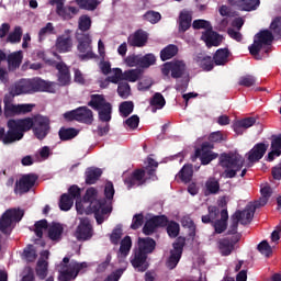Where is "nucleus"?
Masks as SVG:
<instances>
[{
  "label": "nucleus",
  "instance_id": "f257e3e1",
  "mask_svg": "<svg viewBox=\"0 0 281 281\" xmlns=\"http://www.w3.org/2000/svg\"><path fill=\"white\" fill-rule=\"evenodd\" d=\"M7 127L9 128L7 133L5 128L0 127V142L4 145L21 142V138L30 131H33L36 139L43 142L49 135V131H52V120L41 114L33 117L10 119L7 122Z\"/></svg>",
  "mask_w": 281,
  "mask_h": 281
},
{
  "label": "nucleus",
  "instance_id": "f03ea898",
  "mask_svg": "<svg viewBox=\"0 0 281 281\" xmlns=\"http://www.w3.org/2000/svg\"><path fill=\"white\" fill-rule=\"evenodd\" d=\"M49 89H52V85L41 78L22 79L10 87L9 93L12 98H16V95L45 92Z\"/></svg>",
  "mask_w": 281,
  "mask_h": 281
},
{
  "label": "nucleus",
  "instance_id": "7ed1b4c3",
  "mask_svg": "<svg viewBox=\"0 0 281 281\" xmlns=\"http://www.w3.org/2000/svg\"><path fill=\"white\" fill-rule=\"evenodd\" d=\"M220 166L224 168L225 179H234L243 166H245V158L240 154L223 153L220 155Z\"/></svg>",
  "mask_w": 281,
  "mask_h": 281
},
{
  "label": "nucleus",
  "instance_id": "20e7f679",
  "mask_svg": "<svg viewBox=\"0 0 281 281\" xmlns=\"http://www.w3.org/2000/svg\"><path fill=\"white\" fill-rule=\"evenodd\" d=\"M273 33L269 30H263L257 33L254 37V43L248 47L251 56H259L263 52L267 56L271 54L273 45Z\"/></svg>",
  "mask_w": 281,
  "mask_h": 281
},
{
  "label": "nucleus",
  "instance_id": "39448f33",
  "mask_svg": "<svg viewBox=\"0 0 281 281\" xmlns=\"http://www.w3.org/2000/svg\"><path fill=\"white\" fill-rule=\"evenodd\" d=\"M61 265V271L59 272V281H71L76 280L80 273H87L89 265L87 262H78L64 257Z\"/></svg>",
  "mask_w": 281,
  "mask_h": 281
},
{
  "label": "nucleus",
  "instance_id": "423d86ee",
  "mask_svg": "<svg viewBox=\"0 0 281 281\" xmlns=\"http://www.w3.org/2000/svg\"><path fill=\"white\" fill-rule=\"evenodd\" d=\"M88 106L93 109V111H98L100 122H111L113 105L106 101L103 94H91Z\"/></svg>",
  "mask_w": 281,
  "mask_h": 281
},
{
  "label": "nucleus",
  "instance_id": "0eeeda50",
  "mask_svg": "<svg viewBox=\"0 0 281 281\" xmlns=\"http://www.w3.org/2000/svg\"><path fill=\"white\" fill-rule=\"evenodd\" d=\"M37 56L43 58L46 65L50 67H55L57 69V81L60 87H67L71 82V71L69 70V66L65 64V61H56L54 59H45V53L38 52Z\"/></svg>",
  "mask_w": 281,
  "mask_h": 281
},
{
  "label": "nucleus",
  "instance_id": "6e6552de",
  "mask_svg": "<svg viewBox=\"0 0 281 281\" xmlns=\"http://www.w3.org/2000/svg\"><path fill=\"white\" fill-rule=\"evenodd\" d=\"M24 214L25 212L22 210H7L0 218V232L4 234V236H10L12 234V223H20Z\"/></svg>",
  "mask_w": 281,
  "mask_h": 281
},
{
  "label": "nucleus",
  "instance_id": "1a4fd4ad",
  "mask_svg": "<svg viewBox=\"0 0 281 281\" xmlns=\"http://www.w3.org/2000/svg\"><path fill=\"white\" fill-rule=\"evenodd\" d=\"M212 150H214V144L209 142L202 143L201 148L195 149L194 155L191 156V161L200 159L202 166L212 164L214 159H218V154Z\"/></svg>",
  "mask_w": 281,
  "mask_h": 281
},
{
  "label": "nucleus",
  "instance_id": "9d476101",
  "mask_svg": "<svg viewBox=\"0 0 281 281\" xmlns=\"http://www.w3.org/2000/svg\"><path fill=\"white\" fill-rule=\"evenodd\" d=\"M76 38L78 42L77 49L80 53V60H91V58H95V54H93V48L91 47V35L77 32Z\"/></svg>",
  "mask_w": 281,
  "mask_h": 281
},
{
  "label": "nucleus",
  "instance_id": "9b49d317",
  "mask_svg": "<svg viewBox=\"0 0 281 281\" xmlns=\"http://www.w3.org/2000/svg\"><path fill=\"white\" fill-rule=\"evenodd\" d=\"M173 249L170 250V256L167 259L166 267L167 269H177L181 256H183V248L186 247V237L179 236L172 244Z\"/></svg>",
  "mask_w": 281,
  "mask_h": 281
},
{
  "label": "nucleus",
  "instance_id": "f8f14e48",
  "mask_svg": "<svg viewBox=\"0 0 281 281\" xmlns=\"http://www.w3.org/2000/svg\"><path fill=\"white\" fill-rule=\"evenodd\" d=\"M75 236L80 243L91 240L93 238V225L89 217H81L76 228Z\"/></svg>",
  "mask_w": 281,
  "mask_h": 281
},
{
  "label": "nucleus",
  "instance_id": "ddd939ff",
  "mask_svg": "<svg viewBox=\"0 0 281 281\" xmlns=\"http://www.w3.org/2000/svg\"><path fill=\"white\" fill-rule=\"evenodd\" d=\"M123 181L127 190H133V188H139L140 186H145L147 181L146 170L135 169L132 173H126Z\"/></svg>",
  "mask_w": 281,
  "mask_h": 281
},
{
  "label": "nucleus",
  "instance_id": "4468645a",
  "mask_svg": "<svg viewBox=\"0 0 281 281\" xmlns=\"http://www.w3.org/2000/svg\"><path fill=\"white\" fill-rule=\"evenodd\" d=\"M243 235L237 234L232 237H224L217 241V247L222 256H232L236 244L240 241Z\"/></svg>",
  "mask_w": 281,
  "mask_h": 281
},
{
  "label": "nucleus",
  "instance_id": "2eb2a0df",
  "mask_svg": "<svg viewBox=\"0 0 281 281\" xmlns=\"http://www.w3.org/2000/svg\"><path fill=\"white\" fill-rule=\"evenodd\" d=\"M36 181H38V176H36V173H26L22 176L16 183L20 194H27V192L36 186Z\"/></svg>",
  "mask_w": 281,
  "mask_h": 281
},
{
  "label": "nucleus",
  "instance_id": "dca6fc26",
  "mask_svg": "<svg viewBox=\"0 0 281 281\" xmlns=\"http://www.w3.org/2000/svg\"><path fill=\"white\" fill-rule=\"evenodd\" d=\"M146 43H148V33L142 29L136 30L127 37L130 47H146Z\"/></svg>",
  "mask_w": 281,
  "mask_h": 281
},
{
  "label": "nucleus",
  "instance_id": "f3484780",
  "mask_svg": "<svg viewBox=\"0 0 281 281\" xmlns=\"http://www.w3.org/2000/svg\"><path fill=\"white\" fill-rule=\"evenodd\" d=\"M112 207L108 204H101L100 202H93L92 209L89 210L91 214H94L95 221L98 225H102L104 223V215L111 214Z\"/></svg>",
  "mask_w": 281,
  "mask_h": 281
},
{
  "label": "nucleus",
  "instance_id": "a211bd4d",
  "mask_svg": "<svg viewBox=\"0 0 281 281\" xmlns=\"http://www.w3.org/2000/svg\"><path fill=\"white\" fill-rule=\"evenodd\" d=\"M268 148H269V145H267L265 143H257L254 146V148H251L248 153V161L250 164L258 162L260 159H262V157H265Z\"/></svg>",
  "mask_w": 281,
  "mask_h": 281
},
{
  "label": "nucleus",
  "instance_id": "6ab92c4d",
  "mask_svg": "<svg viewBox=\"0 0 281 281\" xmlns=\"http://www.w3.org/2000/svg\"><path fill=\"white\" fill-rule=\"evenodd\" d=\"M148 255L142 252L140 250H135L134 255L131 257V265L134 269H138V271H146L148 269Z\"/></svg>",
  "mask_w": 281,
  "mask_h": 281
},
{
  "label": "nucleus",
  "instance_id": "aec40b11",
  "mask_svg": "<svg viewBox=\"0 0 281 281\" xmlns=\"http://www.w3.org/2000/svg\"><path fill=\"white\" fill-rule=\"evenodd\" d=\"M192 27V12L183 10L178 18V32L184 34Z\"/></svg>",
  "mask_w": 281,
  "mask_h": 281
},
{
  "label": "nucleus",
  "instance_id": "412c9836",
  "mask_svg": "<svg viewBox=\"0 0 281 281\" xmlns=\"http://www.w3.org/2000/svg\"><path fill=\"white\" fill-rule=\"evenodd\" d=\"M55 47L59 54H67V52H71V47H74V40H71V35H59L56 40Z\"/></svg>",
  "mask_w": 281,
  "mask_h": 281
},
{
  "label": "nucleus",
  "instance_id": "4be33fe9",
  "mask_svg": "<svg viewBox=\"0 0 281 281\" xmlns=\"http://www.w3.org/2000/svg\"><path fill=\"white\" fill-rule=\"evenodd\" d=\"M201 41H204L207 47H218L223 43V36L213 30H207L202 33Z\"/></svg>",
  "mask_w": 281,
  "mask_h": 281
},
{
  "label": "nucleus",
  "instance_id": "5701e85b",
  "mask_svg": "<svg viewBox=\"0 0 281 281\" xmlns=\"http://www.w3.org/2000/svg\"><path fill=\"white\" fill-rule=\"evenodd\" d=\"M93 111L89 109V106L83 105L77 108V122L80 124H87V126H91L93 124Z\"/></svg>",
  "mask_w": 281,
  "mask_h": 281
},
{
  "label": "nucleus",
  "instance_id": "b1692460",
  "mask_svg": "<svg viewBox=\"0 0 281 281\" xmlns=\"http://www.w3.org/2000/svg\"><path fill=\"white\" fill-rule=\"evenodd\" d=\"M229 3L244 12H251L260 7V0H229Z\"/></svg>",
  "mask_w": 281,
  "mask_h": 281
},
{
  "label": "nucleus",
  "instance_id": "393cba45",
  "mask_svg": "<svg viewBox=\"0 0 281 281\" xmlns=\"http://www.w3.org/2000/svg\"><path fill=\"white\" fill-rule=\"evenodd\" d=\"M83 203H89L88 211L93 210V203H100L101 205H106V199L98 200V190L91 187L87 189L86 194L83 195Z\"/></svg>",
  "mask_w": 281,
  "mask_h": 281
},
{
  "label": "nucleus",
  "instance_id": "a878e982",
  "mask_svg": "<svg viewBox=\"0 0 281 281\" xmlns=\"http://www.w3.org/2000/svg\"><path fill=\"white\" fill-rule=\"evenodd\" d=\"M157 247V241L150 237H139L138 238V251H142L143 254L147 255L153 254Z\"/></svg>",
  "mask_w": 281,
  "mask_h": 281
},
{
  "label": "nucleus",
  "instance_id": "bb28decb",
  "mask_svg": "<svg viewBox=\"0 0 281 281\" xmlns=\"http://www.w3.org/2000/svg\"><path fill=\"white\" fill-rule=\"evenodd\" d=\"M194 60L203 71H212L214 69V59L210 55L199 53Z\"/></svg>",
  "mask_w": 281,
  "mask_h": 281
},
{
  "label": "nucleus",
  "instance_id": "cd10ccee",
  "mask_svg": "<svg viewBox=\"0 0 281 281\" xmlns=\"http://www.w3.org/2000/svg\"><path fill=\"white\" fill-rule=\"evenodd\" d=\"M80 12L79 8L70 7V5H61L56 9V14L60 16L64 21H71Z\"/></svg>",
  "mask_w": 281,
  "mask_h": 281
},
{
  "label": "nucleus",
  "instance_id": "c85d7f7f",
  "mask_svg": "<svg viewBox=\"0 0 281 281\" xmlns=\"http://www.w3.org/2000/svg\"><path fill=\"white\" fill-rule=\"evenodd\" d=\"M86 184L93 186L100 181V177H102V169L98 167H90L86 169Z\"/></svg>",
  "mask_w": 281,
  "mask_h": 281
},
{
  "label": "nucleus",
  "instance_id": "c756f323",
  "mask_svg": "<svg viewBox=\"0 0 281 281\" xmlns=\"http://www.w3.org/2000/svg\"><path fill=\"white\" fill-rule=\"evenodd\" d=\"M133 240L131 239V236L127 235L121 240V246L117 251V258L120 262H122V260H124L128 256V254H131Z\"/></svg>",
  "mask_w": 281,
  "mask_h": 281
},
{
  "label": "nucleus",
  "instance_id": "7c9ffc66",
  "mask_svg": "<svg viewBox=\"0 0 281 281\" xmlns=\"http://www.w3.org/2000/svg\"><path fill=\"white\" fill-rule=\"evenodd\" d=\"M64 232L63 224L53 222L48 227V238L55 241L61 240Z\"/></svg>",
  "mask_w": 281,
  "mask_h": 281
},
{
  "label": "nucleus",
  "instance_id": "2f4dec72",
  "mask_svg": "<svg viewBox=\"0 0 281 281\" xmlns=\"http://www.w3.org/2000/svg\"><path fill=\"white\" fill-rule=\"evenodd\" d=\"M256 124V117L248 116L239 121H235L233 124V128L237 135H243L241 128H251Z\"/></svg>",
  "mask_w": 281,
  "mask_h": 281
},
{
  "label": "nucleus",
  "instance_id": "473e14b6",
  "mask_svg": "<svg viewBox=\"0 0 281 281\" xmlns=\"http://www.w3.org/2000/svg\"><path fill=\"white\" fill-rule=\"evenodd\" d=\"M281 155V134L274 136L271 140V151L267 156V161H273Z\"/></svg>",
  "mask_w": 281,
  "mask_h": 281
},
{
  "label": "nucleus",
  "instance_id": "72a5a7b5",
  "mask_svg": "<svg viewBox=\"0 0 281 281\" xmlns=\"http://www.w3.org/2000/svg\"><path fill=\"white\" fill-rule=\"evenodd\" d=\"M80 130L76 127H60L58 131L59 139L61 142H69L78 137Z\"/></svg>",
  "mask_w": 281,
  "mask_h": 281
},
{
  "label": "nucleus",
  "instance_id": "f704fd0d",
  "mask_svg": "<svg viewBox=\"0 0 281 281\" xmlns=\"http://www.w3.org/2000/svg\"><path fill=\"white\" fill-rule=\"evenodd\" d=\"M213 63L216 66L227 65L229 63V49L228 48H220L213 55Z\"/></svg>",
  "mask_w": 281,
  "mask_h": 281
},
{
  "label": "nucleus",
  "instance_id": "c9c22d12",
  "mask_svg": "<svg viewBox=\"0 0 281 281\" xmlns=\"http://www.w3.org/2000/svg\"><path fill=\"white\" fill-rule=\"evenodd\" d=\"M240 225H249L254 221V214H256V207L251 204L247 205L244 211H240Z\"/></svg>",
  "mask_w": 281,
  "mask_h": 281
},
{
  "label": "nucleus",
  "instance_id": "e433bc0d",
  "mask_svg": "<svg viewBox=\"0 0 281 281\" xmlns=\"http://www.w3.org/2000/svg\"><path fill=\"white\" fill-rule=\"evenodd\" d=\"M186 74V63L183 60L171 61V78H181Z\"/></svg>",
  "mask_w": 281,
  "mask_h": 281
},
{
  "label": "nucleus",
  "instance_id": "4c0bfd02",
  "mask_svg": "<svg viewBox=\"0 0 281 281\" xmlns=\"http://www.w3.org/2000/svg\"><path fill=\"white\" fill-rule=\"evenodd\" d=\"M7 60L9 67H12V69H19L21 67V63H23V53L21 50L11 53Z\"/></svg>",
  "mask_w": 281,
  "mask_h": 281
},
{
  "label": "nucleus",
  "instance_id": "58836bf2",
  "mask_svg": "<svg viewBox=\"0 0 281 281\" xmlns=\"http://www.w3.org/2000/svg\"><path fill=\"white\" fill-rule=\"evenodd\" d=\"M177 54H179V47L175 44H170L160 52V59L162 61L170 60V58H175Z\"/></svg>",
  "mask_w": 281,
  "mask_h": 281
},
{
  "label": "nucleus",
  "instance_id": "ea45409f",
  "mask_svg": "<svg viewBox=\"0 0 281 281\" xmlns=\"http://www.w3.org/2000/svg\"><path fill=\"white\" fill-rule=\"evenodd\" d=\"M150 106H153V113L157 111V109H162L166 106V98L160 92H156L149 101Z\"/></svg>",
  "mask_w": 281,
  "mask_h": 281
},
{
  "label": "nucleus",
  "instance_id": "a19ab883",
  "mask_svg": "<svg viewBox=\"0 0 281 281\" xmlns=\"http://www.w3.org/2000/svg\"><path fill=\"white\" fill-rule=\"evenodd\" d=\"M194 175V169L192 165H184L179 172V178L183 183H190Z\"/></svg>",
  "mask_w": 281,
  "mask_h": 281
},
{
  "label": "nucleus",
  "instance_id": "79ce46f5",
  "mask_svg": "<svg viewBox=\"0 0 281 281\" xmlns=\"http://www.w3.org/2000/svg\"><path fill=\"white\" fill-rule=\"evenodd\" d=\"M241 213L240 211H236L233 215H232V224L227 231V234L229 236H236L240 233H238V224L240 223V217Z\"/></svg>",
  "mask_w": 281,
  "mask_h": 281
},
{
  "label": "nucleus",
  "instance_id": "37998d69",
  "mask_svg": "<svg viewBox=\"0 0 281 281\" xmlns=\"http://www.w3.org/2000/svg\"><path fill=\"white\" fill-rule=\"evenodd\" d=\"M23 258L26 262H36V258H38L36 247L32 244H29L23 250Z\"/></svg>",
  "mask_w": 281,
  "mask_h": 281
},
{
  "label": "nucleus",
  "instance_id": "c03bdc74",
  "mask_svg": "<svg viewBox=\"0 0 281 281\" xmlns=\"http://www.w3.org/2000/svg\"><path fill=\"white\" fill-rule=\"evenodd\" d=\"M144 74V70L142 69H130L124 71L123 80H126L127 82H137L139 78H142V75Z\"/></svg>",
  "mask_w": 281,
  "mask_h": 281
},
{
  "label": "nucleus",
  "instance_id": "a18cd8bd",
  "mask_svg": "<svg viewBox=\"0 0 281 281\" xmlns=\"http://www.w3.org/2000/svg\"><path fill=\"white\" fill-rule=\"evenodd\" d=\"M157 63V57H155V54L148 53L144 56L140 55L139 59V67L142 69H148V67H153Z\"/></svg>",
  "mask_w": 281,
  "mask_h": 281
},
{
  "label": "nucleus",
  "instance_id": "49530a36",
  "mask_svg": "<svg viewBox=\"0 0 281 281\" xmlns=\"http://www.w3.org/2000/svg\"><path fill=\"white\" fill-rule=\"evenodd\" d=\"M4 103V117H14L19 115V106L10 102L7 98L3 100Z\"/></svg>",
  "mask_w": 281,
  "mask_h": 281
},
{
  "label": "nucleus",
  "instance_id": "de8ad7c7",
  "mask_svg": "<svg viewBox=\"0 0 281 281\" xmlns=\"http://www.w3.org/2000/svg\"><path fill=\"white\" fill-rule=\"evenodd\" d=\"M76 3L81 10H89L90 12H93L100 5L98 0H76Z\"/></svg>",
  "mask_w": 281,
  "mask_h": 281
},
{
  "label": "nucleus",
  "instance_id": "09e8293b",
  "mask_svg": "<svg viewBox=\"0 0 281 281\" xmlns=\"http://www.w3.org/2000/svg\"><path fill=\"white\" fill-rule=\"evenodd\" d=\"M74 206V200L71 196H69V194L64 193L60 196L59 200V209L63 212H69V210H71V207Z\"/></svg>",
  "mask_w": 281,
  "mask_h": 281
},
{
  "label": "nucleus",
  "instance_id": "8fccbe9b",
  "mask_svg": "<svg viewBox=\"0 0 281 281\" xmlns=\"http://www.w3.org/2000/svg\"><path fill=\"white\" fill-rule=\"evenodd\" d=\"M47 260L38 259L36 267V276L40 278V280H45V278H47Z\"/></svg>",
  "mask_w": 281,
  "mask_h": 281
},
{
  "label": "nucleus",
  "instance_id": "3c124183",
  "mask_svg": "<svg viewBox=\"0 0 281 281\" xmlns=\"http://www.w3.org/2000/svg\"><path fill=\"white\" fill-rule=\"evenodd\" d=\"M205 188L209 194H218L221 190V183L218 180H216V178H210L205 183Z\"/></svg>",
  "mask_w": 281,
  "mask_h": 281
},
{
  "label": "nucleus",
  "instance_id": "603ef678",
  "mask_svg": "<svg viewBox=\"0 0 281 281\" xmlns=\"http://www.w3.org/2000/svg\"><path fill=\"white\" fill-rule=\"evenodd\" d=\"M133 109H135V104H133V101H124L119 106V111L122 117H128V115L133 113Z\"/></svg>",
  "mask_w": 281,
  "mask_h": 281
},
{
  "label": "nucleus",
  "instance_id": "864d4df0",
  "mask_svg": "<svg viewBox=\"0 0 281 281\" xmlns=\"http://www.w3.org/2000/svg\"><path fill=\"white\" fill-rule=\"evenodd\" d=\"M78 29L81 34L89 32V30H91V18L89 15H81L78 21Z\"/></svg>",
  "mask_w": 281,
  "mask_h": 281
},
{
  "label": "nucleus",
  "instance_id": "5fc2aeb1",
  "mask_svg": "<svg viewBox=\"0 0 281 281\" xmlns=\"http://www.w3.org/2000/svg\"><path fill=\"white\" fill-rule=\"evenodd\" d=\"M56 29L54 27V24L52 22L46 23L44 27H42L38 32V41H45V36H48L49 34H56Z\"/></svg>",
  "mask_w": 281,
  "mask_h": 281
},
{
  "label": "nucleus",
  "instance_id": "6e6d98bb",
  "mask_svg": "<svg viewBox=\"0 0 281 281\" xmlns=\"http://www.w3.org/2000/svg\"><path fill=\"white\" fill-rule=\"evenodd\" d=\"M181 231V227L179 226V223L175 221H169L167 224V234L169 238H177L179 236V232Z\"/></svg>",
  "mask_w": 281,
  "mask_h": 281
},
{
  "label": "nucleus",
  "instance_id": "4d7b16f0",
  "mask_svg": "<svg viewBox=\"0 0 281 281\" xmlns=\"http://www.w3.org/2000/svg\"><path fill=\"white\" fill-rule=\"evenodd\" d=\"M117 94L120 98H123V100H126V98L131 95V85H128V82H119Z\"/></svg>",
  "mask_w": 281,
  "mask_h": 281
},
{
  "label": "nucleus",
  "instance_id": "13d9d810",
  "mask_svg": "<svg viewBox=\"0 0 281 281\" xmlns=\"http://www.w3.org/2000/svg\"><path fill=\"white\" fill-rule=\"evenodd\" d=\"M155 232H157L155 222L151 218L147 220L143 226V234L145 236H153Z\"/></svg>",
  "mask_w": 281,
  "mask_h": 281
},
{
  "label": "nucleus",
  "instance_id": "bf43d9fd",
  "mask_svg": "<svg viewBox=\"0 0 281 281\" xmlns=\"http://www.w3.org/2000/svg\"><path fill=\"white\" fill-rule=\"evenodd\" d=\"M34 227V233L37 236V238H43V229H47L49 225L47 223V220H41L35 222Z\"/></svg>",
  "mask_w": 281,
  "mask_h": 281
},
{
  "label": "nucleus",
  "instance_id": "052dcab7",
  "mask_svg": "<svg viewBox=\"0 0 281 281\" xmlns=\"http://www.w3.org/2000/svg\"><path fill=\"white\" fill-rule=\"evenodd\" d=\"M257 249L259 252L262 254V256H266V258H269L271 254H273V249L271 248V245H269V241L262 240L258 246Z\"/></svg>",
  "mask_w": 281,
  "mask_h": 281
},
{
  "label": "nucleus",
  "instance_id": "680f3d73",
  "mask_svg": "<svg viewBox=\"0 0 281 281\" xmlns=\"http://www.w3.org/2000/svg\"><path fill=\"white\" fill-rule=\"evenodd\" d=\"M23 36V29L21 26H15L14 31L9 34V43H21V37Z\"/></svg>",
  "mask_w": 281,
  "mask_h": 281
},
{
  "label": "nucleus",
  "instance_id": "e2e57ef3",
  "mask_svg": "<svg viewBox=\"0 0 281 281\" xmlns=\"http://www.w3.org/2000/svg\"><path fill=\"white\" fill-rule=\"evenodd\" d=\"M192 27L193 30H205V32H207V30H213L212 23H210L207 20H194Z\"/></svg>",
  "mask_w": 281,
  "mask_h": 281
},
{
  "label": "nucleus",
  "instance_id": "0e129e2a",
  "mask_svg": "<svg viewBox=\"0 0 281 281\" xmlns=\"http://www.w3.org/2000/svg\"><path fill=\"white\" fill-rule=\"evenodd\" d=\"M145 21H148L149 23H159L161 21V13L157 11H147L144 15Z\"/></svg>",
  "mask_w": 281,
  "mask_h": 281
},
{
  "label": "nucleus",
  "instance_id": "69168bd1",
  "mask_svg": "<svg viewBox=\"0 0 281 281\" xmlns=\"http://www.w3.org/2000/svg\"><path fill=\"white\" fill-rule=\"evenodd\" d=\"M270 30L273 32L277 38H281V16H277L270 24Z\"/></svg>",
  "mask_w": 281,
  "mask_h": 281
},
{
  "label": "nucleus",
  "instance_id": "338daca9",
  "mask_svg": "<svg viewBox=\"0 0 281 281\" xmlns=\"http://www.w3.org/2000/svg\"><path fill=\"white\" fill-rule=\"evenodd\" d=\"M238 85L239 87H254V85H256V77L252 75L243 76L239 78Z\"/></svg>",
  "mask_w": 281,
  "mask_h": 281
},
{
  "label": "nucleus",
  "instance_id": "774afa93",
  "mask_svg": "<svg viewBox=\"0 0 281 281\" xmlns=\"http://www.w3.org/2000/svg\"><path fill=\"white\" fill-rule=\"evenodd\" d=\"M151 222L156 224V227H167L168 225V216L166 215H155L150 217Z\"/></svg>",
  "mask_w": 281,
  "mask_h": 281
}]
</instances>
